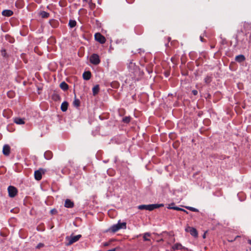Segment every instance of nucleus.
I'll return each mask as SVG.
<instances>
[{"instance_id": "20", "label": "nucleus", "mask_w": 251, "mask_h": 251, "mask_svg": "<svg viewBox=\"0 0 251 251\" xmlns=\"http://www.w3.org/2000/svg\"><path fill=\"white\" fill-rule=\"evenodd\" d=\"M60 87L64 91L68 89V85L64 81L62 82L60 84Z\"/></svg>"}, {"instance_id": "8", "label": "nucleus", "mask_w": 251, "mask_h": 251, "mask_svg": "<svg viewBox=\"0 0 251 251\" xmlns=\"http://www.w3.org/2000/svg\"><path fill=\"white\" fill-rule=\"evenodd\" d=\"M45 173L44 169L40 168L38 170H36L34 172V177L37 180H40L42 178V175Z\"/></svg>"}, {"instance_id": "45", "label": "nucleus", "mask_w": 251, "mask_h": 251, "mask_svg": "<svg viewBox=\"0 0 251 251\" xmlns=\"http://www.w3.org/2000/svg\"><path fill=\"white\" fill-rule=\"evenodd\" d=\"M171 205H174V203H172L171 204Z\"/></svg>"}, {"instance_id": "44", "label": "nucleus", "mask_w": 251, "mask_h": 251, "mask_svg": "<svg viewBox=\"0 0 251 251\" xmlns=\"http://www.w3.org/2000/svg\"><path fill=\"white\" fill-rule=\"evenodd\" d=\"M83 1H87V0H83Z\"/></svg>"}, {"instance_id": "27", "label": "nucleus", "mask_w": 251, "mask_h": 251, "mask_svg": "<svg viewBox=\"0 0 251 251\" xmlns=\"http://www.w3.org/2000/svg\"><path fill=\"white\" fill-rule=\"evenodd\" d=\"M89 8L91 9V10H93L95 7H96V4L95 3H94L92 2V0H91L89 2Z\"/></svg>"}, {"instance_id": "28", "label": "nucleus", "mask_w": 251, "mask_h": 251, "mask_svg": "<svg viewBox=\"0 0 251 251\" xmlns=\"http://www.w3.org/2000/svg\"><path fill=\"white\" fill-rule=\"evenodd\" d=\"M186 208L190 210L191 211H193V212H198L199 211V210L198 209L193 207L188 206V207H186Z\"/></svg>"}, {"instance_id": "37", "label": "nucleus", "mask_w": 251, "mask_h": 251, "mask_svg": "<svg viewBox=\"0 0 251 251\" xmlns=\"http://www.w3.org/2000/svg\"><path fill=\"white\" fill-rule=\"evenodd\" d=\"M59 99V96L58 95H55L54 96V99L55 100H57Z\"/></svg>"}, {"instance_id": "41", "label": "nucleus", "mask_w": 251, "mask_h": 251, "mask_svg": "<svg viewBox=\"0 0 251 251\" xmlns=\"http://www.w3.org/2000/svg\"><path fill=\"white\" fill-rule=\"evenodd\" d=\"M12 40H13V39H12ZM10 42L11 43H12V42H13V41H12V40H10Z\"/></svg>"}, {"instance_id": "14", "label": "nucleus", "mask_w": 251, "mask_h": 251, "mask_svg": "<svg viewBox=\"0 0 251 251\" xmlns=\"http://www.w3.org/2000/svg\"><path fill=\"white\" fill-rule=\"evenodd\" d=\"M245 59H246V58H245V56L242 54L237 55L235 57V60L237 62H239V63H241V62L244 61L245 60Z\"/></svg>"}, {"instance_id": "6", "label": "nucleus", "mask_w": 251, "mask_h": 251, "mask_svg": "<svg viewBox=\"0 0 251 251\" xmlns=\"http://www.w3.org/2000/svg\"><path fill=\"white\" fill-rule=\"evenodd\" d=\"M90 62L95 65L99 64L100 63V59L99 56L97 54H93L90 57Z\"/></svg>"}, {"instance_id": "26", "label": "nucleus", "mask_w": 251, "mask_h": 251, "mask_svg": "<svg viewBox=\"0 0 251 251\" xmlns=\"http://www.w3.org/2000/svg\"><path fill=\"white\" fill-rule=\"evenodd\" d=\"M130 120H131V118L130 117L126 116V117H125L124 118H123V122H124L125 123H128L130 122Z\"/></svg>"}, {"instance_id": "18", "label": "nucleus", "mask_w": 251, "mask_h": 251, "mask_svg": "<svg viewBox=\"0 0 251 251\" xmlns=\"http://www.w3.org/2000/svg\"><path fill=\"white\" fill-rule=\"evenodd\" d=\"M69 104L67 101H64L62 103L61 105V110L63 112H65L67 110Z\"/></svg>"}, {"instance_id": "21", "label": "nucleus", "mask_w": 251, "mask_h": 251, "mask_svg": "<svg viewBox=\"0 0 251 251\" xmlns=\"http://www.w3.org/2000/svg\"><path fill=\"white\" fill-rule=\"evenodd\" d=\"M99 90L100 88L99 86L98 85L95 86L92 89L93 95H96L98 93Z\"/></svg>"}, {"instance_id": "34", "label": "nucleus", "mask_w": 251, "mask_h": 251, "mask_svg": "<svg viewBox=\"0 0 251 251\" xmlns=\"http://www.w3.org/2000/svg\"><path fill=\"white\" fill-rule=\"evenodd\" d=\"M44 245L43 243H39L37 246L36 248L38 249H40L43 247H44Z\"/></svg>"}, {"instance_id": "1", "label": "nucleus", "mask_w": 251, "mask_h": 251, "mask_svg": "<svg viewBox=\"0 0 251 251\" xmlns=\"http://www.w3.org/2000/svg\"><path fill=\"white\" fill-rule=\"evenodd\" d=\"M128 69L130 75L137 80L143 75V72L140 71L139 66L132 61L128 63Z\"/></svg>"}, {"instance_id": "33", "label": "nucleus", "mask_w": 251, "mask_h": 251, "mask_svg": "<svg viewBox=\"0 0 251 251\" xmlns=\"http://www.w3.org/2000/svg\"><path fill=\"white\" fill-rule=\"evenodd\" d=\"M7 96L9 97V98H13V93L12 92H8L7 93Z\"/></svg>"}, {"instance_id": "23", "label": "nucleus", "mask_w": 251, "mask_h": 251, "mask_svg": "<svg viewBox=\"0 0 251 251\" xmlns=\"http://www.w3.org/2000/svg\"><path fill=\"white\" fill-rule=\"evenodd\" d=\"M49 15V13L45 11H42L40 13V16L43 18H47Z\"/></svg>"}, {"instance_id": "25", "label": "nucleus", "mask_w": 251, "mask_h": 251, "mask_svg": "<svg viewBox=\"0 0 251 251\" xmlns=\"http://www.w3.org/2000/svg\"><path fill=\"white\" fill-rule=\"evenodd\" d=\"M111 86L114 88H117L119 86V83L117 81H113L111 83Z\"/></svg>"}, {"instance_id": "40", "label": "nucleus", "mask_w": 251, "mask_h": 251, "mask_svg": "<svg viewBox=\"0 0 251 251\" xmlns=\"http://www.w3.org/2000/svg\"><path fill=\"white\" fill-rule=\"evenodd\" d=\"M200 38H201V40L202 42H203V38L202 37H201V36L200 37Z\"/></svg>"}, {"instance_id": "15", "label": "nucleus", "mask_w": 251, "mask_h": 251, "mask_svg": "<svg viewBox=\"0 0 251 251\" xmlns=\"http://www.w3.org/2000/svg\"><path fill=\"white\" fill-rule=\"evenodd\" d=\"M91 77V73L90 71L84 72L83 74V78L84 80H88Z\"/></svg>"}, {"instance_id": "7", "label": "nucleus", "mask_w": 251, "mask_h": 251, "mask_svg": "<svg viewBox=\"0 0 251 251\" xmlns=\"http://www.w3.org/2000/svg\"><path fill=\"white\" fill-rule=\"evenodd\" d=\"M95 40L100 44H104L106 42V39L104 36L100 33H96L95 34Z\"/></svg>"}, {"instance_id": "16", "label": "nucleus", "mask_w": 251, "mask_h": 251, "mask_svg": "<svg viewBox=\"0 0 251 251\" xmlns=\"http://www.w3.org/2000/svg\"><path fill=\"white\" fill-rule=\"evenodd\" d=\"M14 122L15 123L18 124V125H23L25 124V121L24 119H22L21 118H15L14 119Z\"/></svg>"}, {"instance_id": "3", "label": "nucleus", "mask_w": 251, "mask_h": 251, "mask_svg": "<svg viewBox=\"0 0 251 251\" xmlns=\"http://www.w3.org/2000/svg\"><path fill=\"white\" fill-rule=\"evenodd\" d=\"M81 237V235L80 234H78L75 236H73V235H71V236H67L66 237L65 240L68 242L65 243V245L66 246H71L74 243L78 241Z\"/></svg>"}, {"instance_id": "36", "label": "nucleus", "mask_w": 251, "mask_h": 251, "mask_svg": "<svg viewBox=\"0 0 251 251\" xmlns=\"http://www.w3.org/2000/svg\"><path fill=\"white\" fill-rule=\"evenodd\" d=\"M192 93L194 95L196 96L198 94V91L196 90H193L192 91Z\"/></svg>"}, {"instance_id": "42", "label": "nucleus", "mask_w": 251, "mask_h": 251, "mask_svg": "<svg viewBox=\"0 0 251 251\" xmlns=\"http://www.w3.org/2000/svg\"><path fill=\"white\" fill-rule=\"evenodd\" d=\"M12 40H13V39H12ZM10 42L11 43H12V42H13V41H12V40H10Z\"/></svg>"}, {"instance_id": "24", "label": "nucleus", "mask_w": 251, "mask_h": 251, "mask_svg": "<svg viewBox=\"0 0 251 251\" xmlns=\"http://www.w3.org/2000/svg\"><path fill=\"white\" fill-rule=\"evenodd\" d=\"M73 105L76 107H78L80 105V100L75 99L73 101Z\"/></svg>"}, {"instance_id": "4", "label": "nucleus", "mask_w": 251, "mask_h": 251, "mask_svg": "<svg viewBox=\"0 0 251 251\" xmlns=\"http://www.w3.org/2000/svg\"><path fill=\"white\" fill-rule=\"evenodd\" d=\"M126 224L125 222L120 223L119 222L118 224L113 225L111 227V230L113 232H116L120 229H126Z\"/></svg>"}, {"instance_id": "2", "label": "nucleus", "mask_w": 251, "mask_h": 251, "mask_svg": "<svg viewBox=\"0 0 251 251\" xmlns=\"http://www.w3.org/2000/svg\"><path fill=\"white\" fill-rule=\"evenodd\" d=\"M164 206L163 204H151L148 205H140L138 206V208L140 210H147L152 211L154 209Z\"/></svg>"}, {"instance_id": "38", "label": "nucleus", "mask_w": 251, "mask_h": 251, "mask_svg": "<svg viewBox=\"0 0 251 251\" xmlns=\"http://www.w3.org/2000/svg\"><path fill=\"white\" fill-rule=\"evenodd\" d=\"M108 245H109V243H107V242H106V243H104V246H108Z\"/></svg>"}, {"instance_id": "39", "label": "nucleus", "mask_w": 251, "mask_h": 251, "mask_svg": "<svg viewBox=\"0 0 251 251\" xmlns=\"http://www.w3.org/2000/svg\"><path fill=\"white\" fill-rule=\"evenodd\" d=\"M248 242L249 244H250L251 245V240H248Z\"/></svg>"}, {"instance_id": "10", "label": "nucleus", "mask_w": 251, "mask_h": 251, "mask_svg": "<svg viewBox=\"0 0 251 251\" xmlns=\"http://www.w3.org/2000/svg\"><path fill=\"white\" fill-rule=\"evenodd\" d=\"M186 231L189 232L194 237L198 236V232L196 228L192 227H188L185 229Z\"/></svg>"}, {"instance_id": "29", "label": "nucleus", "mask_w": 251, "mask_h": 251, "mask_svg": "<svg viewBox=\"0 0 251 251\" xmlns=\"http://www.w3.org/2000/svg\"><path fill=\"white\" fill-rule=\"evenodd\" d=\"M37 230L39 231H43L45 230V227L41 225H39L37 227Z\"/></svg>"}, {"instance_id": "46", "label": "nucleus", "mask_w": 251, "mask_h": 251, "mask_svg": "<svg viewBox=\"0 0 251 251\" xmlns=\"http://www.w3.org/2000/svg\"><path fill=\"white\" fill-rule=\"evenodd\" d=\"M250 250H251V248H250Z\"/></svg>"}, {"instance_id": "19", "label": "nucleus", "mask_w": 251, "mask_h": 251, "mask_svg": "<svg viewBox=\"0 0 251 251\" xmlns=\"http://www.w3.org/2000/svg\"><path fill=\"white\" fill-rule=\"evenodd\" d=\"M168 208L170 209H174L177 211H182L184 212H186V213H188L187 211L184 209L176 206H171V205H169V206L168 207Z\"/></svg>"}, {"instance_id": "17", "label": "nucleus", "mask_w": 251, "mask_h": 251, "mask_svg": "<svg viewBox=\"0 0 251 251\" xmlns=\"http://www.w3.org/2000/svg\"><path fill=\"white\" fill-rule=\"evenodd\" d=\"M52 153L51 151H46L44 153V157L46 159L50 160L52 157Z\"/></svg>"}, {"instance_id": "5", "label": "nucleus", "mask_w": 251, "mask_h": 251, "mask_svg": "<svg viewBox=\"0 0 251 251\" xmlns=\"http://www.w3.org/2000/svg\"><path fill=\"white\" fill-rule=\"evenodd\" d=\"M8 192L9 196L10 198L15 197L18 193V190L16 187L13 186H9L8 187Z\"/></svg>"}, {"instance_id": "35", "label": "nucleus", "mask_w": 251, "mask_h": 251, "mask_svg": "<svg viewBox=\"0 0 251 251\" xmlns=\"http://www.w3.org/2000/svg\"><path fill=\"white\" fill-rule=\"evenodd\" d=\"M205 81L206 83H208L210 82V77L207 76L205 78Z\"/></svg>"}, {"instance_id": "12", "label": "nucleus", "mask_w": 251, "mask_h": 251, "mask_svg": "<svg viewBox=\"0 0 251 251\" xmlns=\"http://www.w3.org/2000/svg\"><path fill=\"white\" fill-rule=\"evenodd\" d=\"M65 207L67 208H73L74 206V203L69 199H67L65 201Z\"/></svg>"}, {"instance_id": "30", "label": "nucleus", "mask_w": 251, "mask_h": 251, "mask_svg": "<svg viewBox=\"0 0 251 251\" xmlns=\"http://www.w3.org/2000/svg\"><path fill=\"white\" fill-rule=\"evenodd\" d=\"M150 236V234L149 233H146L144 234L143 238L145 241H149V239L147 238Z\"/></svg>"}, {"instance_id": "11", "label": "nucleus", "mask_w": 251, "mask_h": 251, "mask_svg": "<svg viewBox=\"0 0 251 251\" xmlns=\"http://www.w3.org/2000/svg\"><path fill=\"white\" fill-rule=\"evenodd\" d=\"M2 152L4 155L8 156L10 152V147L8 145H4L3 147Z\"/></svg>"}, {"instance_id": "9", "label": "nucleus", "mask_w": 251, "mask_h": 251, "mask_svg": "<svg viewBox=\"0 0 251 251\" xmlns=\"http://www.w3.org/2000/svg\"><path fill=\"white\" fill-rule=\"evenodd\" d=\"M172 249L173 251L181 250H188L187 248L183 246L180 243H177L173 245L172 247Z\"/></svg>"}, {"instance_id": "32", "label": "nucleus", "mask_w": 251, "mask_h": 251, "mask_svg": "<svg viewBox=\"0 0 251 251\" xmlns=\"http://www.w3.org/2000/svg\"><path fill=\"white\" fill-rule=\"evenodd\" d=\"M50 213L52 215L56 214L57 213V211L56 209H52L50 211Z\"/></svg>"}, {"instance_id": "43", "label": "nucleus", "mask_w": 251, "mask_h": 251, "mask_svg": "<svg viewBox=\"0 0 251 251\" xmlns=\"http://www.w3.org/2000/svg\"><path fill=\"white\" fill-rule=\"evenodd\" d=\"M203 238H205V234H204L203 236Z\"/></svg>"}, {"instance_id": "22", "label": "nucleus", "mask_w": 251, "mask_h": 251, "mask_svg": "<svg viewBox=\"0 0 251 251\" xmlns=\"http://www.w3.org/2000/svg\"><path fill=\"white\" fill-rule=\"evenodd\" d=\"M76 25V22L75 20H70L69 22V25L71 28L74 27Z\"/></svg>"}, {"instance_id": "31", "label": "nucleus", "mask_w": 251, "mask_h": 251, "mask_svg": "<svg viewBox=\"0 0 251 251\" xmlns=\"http://www.w3.org/2000/svg\"><path fill=\"white\" fill-rule=\"evenodd\" d=\"M1 55L4 57L6 56V51L5 49L1 50Z\"/></svg>"}, {"instance_id": "13", "label": "nucleus", "mask_w": 251, "mask_h": 251, "mask_svg": "<svg viewBox=\"0 0 251 251\" xmlns=\"http://www.w3.org/2000/svg\"><path fill=\"white\" fill-rule=\"evenodd\" d=\"M13 14V12L11 10H4L2 12L3 16L10 17Z\"/></svg>"}]
</instances>
